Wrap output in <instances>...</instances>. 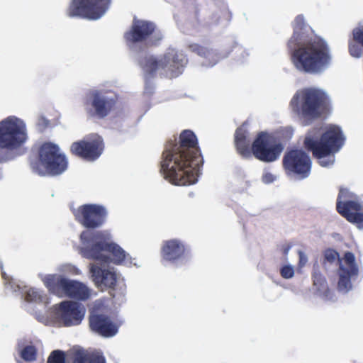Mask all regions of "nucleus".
Here are the masks:
<instances>
[{
  "label": "nucleus",
  "instance_id": "nucleus-1",
  "mask_svg": "<svg viewBox=\"0 0 363 363\" xmlns=\"http://www.w3.org/2000/svg\"><path fill=\"white\" fill-rule=\"evenodd\" d=\"M203 164L198 140L190 130L181 132L179 140H169L162 152L160 172L164 178L176 186L194 184Z\"/></svg>",
  "mask_w": 363,
  "mask_h": 363
},
{
  "label": "nucleus",
  "instance_id": "nucleus-2",
  "mask_svg": "<svg viewBox=\"0 0 363 363\" xmlns=\"http://www.w3.org/2000/svg\"><path fill=\"white\" fill-rule=\"evenodd\" d=\"M306 28L303 16L298 15L293 25V34L286 46L291 61L296 69L318 74L330 64V50L327 42L320 37L306 35Z\"/></svg>",
  "mask_w": 363,
  "mask_h": 363
},
{
  "label": "nucleus",
  "instance_id": "nucleus-3",
  "mask_svg": "<svg viewBox=\"0 0 363 363\" xmlns=\"http://www.w3.org/2000/svg\"><path fill=\"white\" fill-rule=\"evenodd\" d=\"M330 99L321 89L308 87L297 91L293 96L290 106L303 125H308L319 118L328 108Z\"/></svg>",
  "mask_w": 363,
  "mask_h": 363
},
{
  "label": "nucleus",
  "instance_id": "nucleus-4",
  "mask_svg": "<svg viewBox=\"0 0 363 363\" xmlns=\"http://www.w3.org/2000/svg\"><path fill=\"white\" fill-rule=\"evenodd\" d=\"M104 238V235L101 231H83L80 235L81 241L84 245L81 250L82 256L107 263L109 262V257L104 254V252H107L113 256L114 264H120L124 262L128 255L118 244L108 242Z\"/></svg>",
  "mask_w": 363,
  "mask_h": 363
},
{
  "label": "nucleus",
  "instance_id": "nucleus-5",
  "mask_svg": "<svg viewBox=\"0 0 363 363\" xmlns=\"http://www.w3.org/2000/svg\"><path fill=\"white\" fill-rule=\"evenodd\" d=\"M187 62L185 55L171 49L160 58L154 56L145 57L140 61V65L147 77H154L159 73L162 77L172 79L182 74Z\"/></svg>",
  "mask_w": 363,
  "mask_h": 363
},
{
  "label": "nucleus",
  "instance_id": "nucleus-6",
  "mask_svg": "<svg viewBox=\"0 0 363 363\" xmlns=\"http://www.w3.org/2000/svg\"><path fill=\"white\" fill-rule=\"evenodd\" d=\"M30 166L40 176H57L67 169L68 161L57 145L45 142L39 147L38 157L30 160Z\"/></svg>",
  "mask_w": 363,
  "mask_h": 363
},
{
  "label": "nucleus",
  "instance_id": "nucleus-7",
  "mask_svg": "<svg viewBox=\"0 0 363 363\" xmlns=\"http://www.w3.org/2000/svg\"><path fill=\"white\" fill-rule=\"evenodd\" d=\"M345 138L339 127H331L324 132L319 140L307 135L304 139V147L312 152L314 157L319 160L322 167H328L333 163V160L324 158L335 153L344 144Z\"/></svg>",
  "mask_w": 363,
  "mask_h": 363
},
{
  "label": "nucleus",
  "instance_id": "nucleus-8",
  "mask_svg": "<svg viewBox=\"0 0 363 363\" xmlns=\"http://www.w3.org/2000/svg\"><path fill=\"white\" fill-rule=\"evenodd\" d=\"M27 139L26 126L22 120L15 116H9L0 121V163L11 159L5 150L18 149Z\"/></svg>",
  "mask_w": 363,
  "mask_h": 363
},
{
  "label": "nucleus",
  "instance_id": "nucleus-9",
  "mask_svg": "<svg viewBox=\"0 0 363 363\" xmlns=\"http://www.w3.org/2000/svg\"><path fill=\"white\" fill-rule=\"evenodd\" d=\"M336 210L348 222L363 228V206L359 202L357 195L349 189L340 187Z\"/></svg>",
  "mask_w": 363,
  "mask_h": 363
},
{
  "label": "nucleus",
  "instance_id": "nucleus-10",
  "mask_svg": "<svg viewBox=\"0 0 363 363\" xmlns=\"http://www.w3.org/2000/svg\"><path fill=\"white\" fill-rule=\"evenodd\" d=\"M283 150V145L277 142L270 133L265 131L257 133L250 147L251 156L267 163L276 161Z\"/></svg>",
  "mask_w": 363,
  "mask_h": 363
},
{
  "label": "nucleus",
  "instance_id": "nucleus-11",
  "mask_svg": "<svg viewBox=\"0 0 363 363\" xmlns=\"http://www.w3.org/2000/svg\"><path fill=\"white\" fill-rule=\"evenodd\" d=\"M111 0H71L66 13L70 18L97 20L108 9Z\"/></svg>",
  "mask_w": 363,
  "mask_h": 363
},
{
  "label": "nucleus",
  "instance_id": "nucleus-12",
  "mask_svg": "<svg viewBox=\"0 0 363 363\" xmlns=\"http://www.w3.org/2000/svg\"><path fill=\"white\" fill-rule=\"evenodd\" d=\"M282 165L287 175L303 179L310 175L311 160L304 150L291 149L284 153Z\"/></svg>",
  "mask_w": 363,
  "mask_h": 363
},
{
  "label": "nucleus",
  "instance_id": "nucleus-13",
  "mask_svg": "<svg viewBox=\"0 0 363 363\" xmlns=\"http://www.w3.org/2000/svg\"><path fill=\"white\" fill-rule=\"evenodd\" d=\"M75 220L84 228L96 229L102 226L107 218V210L99 204H84L73 211Z\"/></svg>",
  "mask_w": 363,
  "mask_h": 363
},
{
  "label": "nucleus",
  "instance_id": "nucleus-14",
  "mask_svg": "<svg viewBox=\"0 0 363 363\" xmlns=\"http://www.w3.org/2000/svg\"><path fill=\"white\" fill-rule=\"evenodd\" d=\"M117 99L101 91H93L86 102L87 113L92 118L104 119L116 108Z\"/></svg>",
  "mask_w": 363,
  "mask_h": 363
},
{
  "label": "nucleus",
  "instance_id": "nucleus-15",
  "mask_svg": "<svg viewBox=\"0 0 363 363\" xmlns=\"http://www.w3.org/2000/svg\"><path fill=\"white\" fill-rule=\"evenodd\" d=\"M104 147L102 138L96 135L88 139L74 142L70 146V152L84 160L94 161L102 154Z\"/></svg>",
  "mask_w": 363,
  "mask_h": 363
},
{
  "label": "nucleus",
  "instance_id": "nucleus-16",
  "mask_svg": "<svg viewBox=\"0 0 363 363\" xmlns=\"http://www.w3.org/2000/svg\"><path fill=\"white\" fill-rule=\"evenodd\" d=\"M156 30L157 27L152 22L134 19L130 28L124 33V38L128 44L146 42Z\"/></svg>",
  "mask_w": 363,
  "mask_h": 363
},
{
  "label": "nucleus",
  "instance_id": "nucleus-17",
  "mask_svg": "<svg viewBox=\"0 0 363 363\" xmlns=\"http://www.w3.org/2000/svg\"><path fill=\"white\" fill-rule=\"evenodd\" d=\"M60 319L65 327L79 325L84 318L86 309L79 302L64 301L59 305Z\"/></svg>",
  "mask_w": 363,
  "mask_h": 363
},
{
  "label": "nucleus",
  "instance_id": "nucleus-18",
  "mask_svg": "<svg viewBox=\"0 0 363 363\" xmlns=\"http://www.w3.org/2000/svg\"><path fill=\"white\" fill-rule=\"evenodd\" d=\"M340 263L338 269L339 280L337 289L340 291L347 292L352 289L351 278L358 274V267L355 263V257L352 252H347Z\"/></svg>",
  "mask_w": 363,
  "mask_h": 363
},
{
  "label": "nucleus",
  "instance_id": "nucleus-19",
  "mask_svg": "<svg viewBox=\"0 0 363 363\" xmlns=\"http://www.w3.org/2000/svg\"><path fill=\"white\" fill-rule=\"evenodd\" d=\"M89 324L92 331L103 337H112L118 332L117 325L105 314H91L89 317Z\"/></svg>",
  "mask_w": 363,
  "mask_h": 363
},
{
  "label": "nucleus",
  "instance_id": "nucleus-20",
  "mask_svg": "<svg viewBox=\"0 0 363 363\" xmlns=\"http://www.w3.org/2000/svg\"><path fill=\"white\" fill-rule=\"evenodd\" d=\"M186 251L184 242L177 239H172L164 242L161 256L164 260L174 263L184 258Z\"/></svg>",
  "mask_w": 363,
  "mask_h": 363
},
{
  "label": "nucleus",
  "instance_id": "nucleus-21",
  "mask_svg": "<svg viewBox=\"0 0 363 363\" xmlns=\"http://www.w3.org/2000/svg\"><path fill=\"white\" fill-rule=\"evenodd\" d=\"M70 279L60 274H48L43 279V283L48 291L59 297L65 298Z\"/></svg>",
  "mask_w": 363,
  "mask_h": 363
},
{
  "label": "nucleus",
  "instance_id": "nucleus-22",
  "mask_svg": "<svg viewBox=\"0 0 363 363\" xmlns=\"http://www.w3.org/2000/svg\"><path fill=\"white\" fill-rule=\"evenodd\" d=\"M69 355L72 363H106L103 353L98 350L73 348Z\"/></svg>",
  "mask_w": 363,
  "mask_h": 363
},
{
  "label": "nucleus",
  "instance_id": "nucleus-23",
  "mask_svg": "<svg viewBox=\"0 0 363 363\" xmlns=\"http://www.w3.org/2000/svg\"><path fill=\"white\" fill-rule=\"evenodd\" d=\"M311 277L316 293L325 300H331L333 298V293L329 289L325 277L320 273L319 264L317 262L313 265Z\"/></svg>",
  "mask_w": 363,
  "mask_h": 363
},
{
  "label": "nucleus",
  "instance_id": "nucleus-24",
  "mask_svg": "<svg viewBox=\"0 0 363 363\" xmlns=\"http://www.w3.org/2000/svg\"><path fill=\"white\" fill-rule=\"evenodd\" d=\"M90 270L96 285L104 286L108 288H113L116 286L117 278L114 272L108 269H103L94 264L91 265Z\"/></svg>",
  "mask_w": 363,
  "mask_h": 363
},
{
  "label": "nucleus",
  "instance_id": "nucleus-25",
  "mask_svg": "<svg viewBox=\"0 0 363 363\" xmlns=\"http://www.w3.org/2000/svg\"><path fill=\"white\" fill-rule=\"evenodd\" d=\"M247 131L242 126L236 129L235 133V145L238 152L244 158L251 157V151L247 141Z\"/></svg>",
  "mask_w": 363,
  "mask_h": 363
},
{
  "label": "nucleus",
  "instance_id": "nucleus-26",
  "mask_svg": "<svg viewBox=\"0 0 363 363\" xmlns=\"http://www.w3.org/2000/svg\"><path fill=\"white\" fill-rule=\"evenodd\" d=\"M90 296L88 287L83 283L70 279L66 297L77 301H86Z\"/></svg>",
  "mask_w": 363,
  "mask_h": 363
},
{
  "label": "nucleus",
  "instance_id": "nucleus-27",
  "mask_svg": "<svg viewBox=\"0 0 363 363\" xmlns=\"http://www.w3.org/2000/svg\"><path fill=\"white\" fill-rule=\"evenodd\" d=\"M188 48L192 52H194L203 58L208 59L209 62L213 65L216 64L220 58L216 51L208 49V48L197 43L190 44L188 45Z\"/></svg>",
  "mask_w": 363,
  "mask_h": 363
},
{
  "label": "nucleus",
  "instance_id": "nucleus-28",
  "mask_svg": "<svg viewBox=\"0 0 363 363\" xmlns=\"http://www.w3.org/2000/svg\"><path fill=\"white\" fill-rule=\"evenodd\" d=\"M28 302L43 303L45 302L47 296L42 291L36 289H30L25 296Z\"/></svg>",
  "mask_w": 363,
  "mask_h": 363
},
{
  "label": "nucleus",
  "instance_id": "nucleus-29",
  "mask_svg": "<svg viewBox=\"0 0 363 363\" xmlns=\"http://www.w3.org/2000/svg\"><path fill=\"white\" fill-rule=\"evenodd\" d=\"M21 357L26 362H33L37 357V349L35 346L27 345L21 352Z\"/></svg>",
  "mask_w": 363,
  "mask_h": 363
},
{
  "label": "nucleus",
  "instance_id": "nucleus-30",
  "mask_svg": "<svg viewBox=\"0 0 363 363\" xmlns=\"http://www.w3.org/2000/svg\"><path fill=\"white\" fill-rule=\"evenodd\" d=\"M47 363H66L65 352L62 350H53L48 358Z\"/></svg>",
  "mask_w": 363,
  "mask_h": 363
},
{
  "label": "nucleus",
  "instance_id": "nucleus-31",
  "mask_svg": "<svg viewBox=\"0 0 363 363\" xmlns=\"http://www.w3.org/2000/svg\"><path fill=\"white\" fill-rule=\"evenodd\" d=\"M352 40L363 47V22L359 23L358 26L352 30Z\"/></svg>",
  "mask_w": 363,
  "mask_h": 363
},
{
  "label": "nucleus",
  "instance_id": "nucleus-32",
  "mask_svg": "<svg viewBox=\"0 0 363 363\" xmlns=\"http://www.w3.org/2000/svg\"><path fill=\"white\" fill-rule=\"evenodd\" d=\"M348 50L350 54L354 57H359L362 55V50L357 43L350 42L348 45Z\"/></svg>",
  "mask_w": 363,
  "mask_h": 363
},
{
  "label": "nucleus",
  "instance_id": "nucleus-33",
  "mask_svg": "<svg viewBox=\"0 0 363 363\" xmlns=\"http://www.w3.org/2000/svg\"><path fill=\"white\" fill-rule=\"evenodd\" d=\"M339 257V254L337 251L328 249L324 252V262L325 261L333 263Z\"/></svg>",
  "mask_w": 363,
  "mask_h": 363
},
{
  "label": "nucleus",
  "instance_id": "nucleus-34",
  "mask_svg": "<svg viewBox=\"0 0 363 363\" xmlns=\"http://www.w3.org/2000/svg\"><path fill=\"white\" fill-rule=\"evenodd\" d=\"M281 276L284 279H290L294 275V270L291 266L285 265L280 270Z\"/></svg>",
  "mask_w": 363,
  "mask_h": 363
},
{
  "label": "nucleus",
  "instance_id": "nucleus-35",
  "mask_svg": "<svg viewBox=\"0 0 363 363\" xmlns=\"http://www.w3.org/2000/svg\"><path fill=\"white\" fill-rule=\"evenodd\" d=\"M298 258H299L298 266L300 267H303L306 264V262L308 261L307 256L301 250L298 251Z\"/></svg>",
  "mask_w": 363,
  "mask_h": 363
},
{
  "label": "nucleus",
  "instance_id": "nucleus-36",
  "mask_svg": "<svg viewBox=\"0 0 363 363\" xmlns=\"http://www.w3.org/2000/svg\"><path fill=\"white\" fill-rule=\"evenodd\" d=\"M274 176L270 172H267V173L264 174L262 176V181L265 184L272 183L274 182Z\"/></svg>",
  "mask_w": 363,
  "mask_h": 363
},
{
  "label": "nucleus",
  "instance_id": "nucleus-37",
  "mask_svg": "<svg viewBox=\"0 0 363 363\" xmlns=\"http://www.w3.org/2000/svg\"><path fill=\"white\" fill-rule=\"evenodd\" d=\"M290 247H291L289 245L283 247L282 252L284 255H286L288 254Z\"/></svg>",
  "mask_w": 363,
  "mask_h": 363
},
{
  "label": "nucleus",
  "instance_id": "nucleus-38",
  "mask_svg": "<svg viewBox=\"0 0 363 363\" xmlns=\"http://www.w3.org/2000/svg\"><path fill=\"white\" fill-rule=\"evenodd\" d=\"M161 38H162V37H161V36H158V37H157V41H159V40H161Z\"/></svg>",
  "mask_w": 363,
  "mask_h": 363
}]
</instances>
